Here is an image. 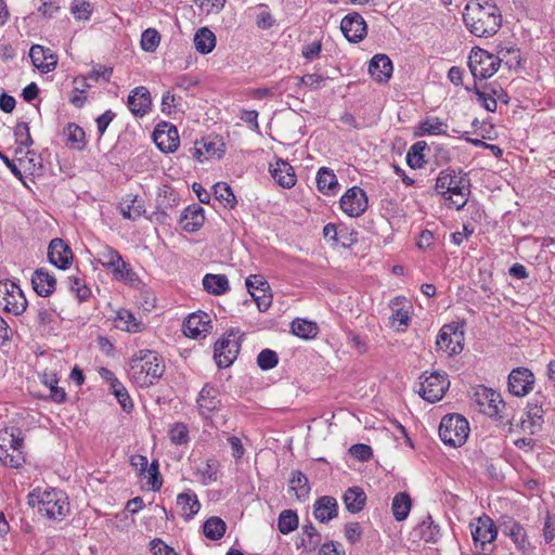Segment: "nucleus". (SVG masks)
Returning a JSON list of instances; mask_svg holds the SVG:
<instances>
[{
  "label": "nucleus",
  "instance_id": "obj_1",
  "mask_svg": "<svg viewBox=\"0 0 555 555\" xmlns=\"http://www.w3.org/2000/svg\"><path fill=\"white\" fill-rule=\"evenodd\" d=\"M463 21L470 34L489 38L501 28L502 14L493 0H469L463 12Z\"/></svg>",
  "mask_w": 555,
  "mask_h": 555
},
{
  "label": "nucleus",
  "instance_id": "obj_2",
  "mask_svg": "<svg viewBox=\"0 0 555 555\" xmlns=\"http://www.w3.org/2000/svg\"><path fill=\"white\" fill-rule=\"evenodd\" d=\"M164 372V359L154 350H138L129 360L128 376L138 387L155 385Z\"/></svg>",
  "mask_w": 555,
  "mask_h": 555
},
{
  "label": "nucleus",
  "instance_id": "obj_3",
  "mask_svg": "<svg viewBox=\"0 0 555 555\" xmlns=\"http://www.w3.org/2000/svg\"><path fill=\"white\" fill-rule=\"evenodd\" d=\"M516 54L519 57L518 50L515 48H502L498 51L500 56H494L481 48H474L468 57V67L476 79H488L499 69L503 59L509 54Z\"/></svg>",
  "mask_w": 555,
  "mask_h": 555
},
{
  "label": "nucleus",
  "instance_id": "obj_4",
  "mask_svg": "<svg viewBox=\"0 0 555 555\" xmlns=\"http://www.w3.org/2000/svg\"><path fill=\"white\" fill-rule=\"evenodd\" d=\"M24 437L20 428L0 430V462L3 465L17 468L25 463L23 451Z\"/></svg>",
  "mask_w": 555,
  "mask_h": 555
},
{
  "label": "nucleus",
  "instance_id": "obj_5",
  "mask_svg": "<svg viewBox=\"0 0 555 555\" xmlns=\"http://www.w3.org/2000/svg\"><path fill=\"white\" fill-rule=\"evenodd\" d=\"M469 434L467 420L460 414L446 415L439 426V437L450 447H461L465 443Z\"/></svg>",
  "mask_w": 555,
  "mask_h": 555
},
{
  "label": "nucleus",
  "instance_id": "obj_6",
  "mask_svg": "<svg viewBox=\"0 0 555 555\" xmlns=\"http://www.w3.org/2000/svg\"><path fill=\"white\" fill-rule=\"evenodd\" d=\"M470 531L476 548L482 551H494V541L498 537V527L487 515L478 517L476 522L470 524Z\"/></svg>",
  "mask_w": 555,
  "mask_h": 555
},
{
  "label": "nucleus",
  "instance_id": "obj_7",
  "mask_svg": "<svg viewBox=\"0 0 555 555\" xmlns=\"http://www.w3.org/2000/svg\"><path fill=\"white\" fill-rule=\"evenodd\" d=\"M421 387L418 393L423 399L428 402L435 403L440 401L446 391L450 387V380L447 374L433 372L426 375V372L421 376Z\"/></svg>",
  "mask_w": 555,
  "mask_h": 555
},
{
  "label": "nucleus",
  "instance_id": "obj_8",
  "mask_svg": "<svg viewBox=\"0 0 555 555\" xmlns=\"http://www.w3.org/2000/svg\"><path fill=\"white\" fill-rule=\"evenodd\" d=\"M38 511L49 519L60 520L69 513V504L62 492H44L39 501Z\"/></svg>",
  "mask_w": 555,
  "mask_h": 555
},
{
  "label": "nucleus",
  "instance_id": "obj_9",
  "mask_svg": "<svg viewBox=\"0 0 555 555\" xmlns=\"http://www.w3.org/2000/svg\"><path fill=\"white\" fill-rule=\"evenodd\" d=\"M241 344L236 333L225 334L215 344L214 358L219 367L230 366L240 352Z\"/></svg>",
  "mask_w": 555,
  "mask_h": 555
},
{
  "label": "nucleus",
  "instance_id": "obj_10",
  "mask_svg": "<svg viewBox=\"0 0 555 555\" xmlns=\"http://www.w3.org/2000/svg\"><path fill=\"white\" fill-rule=\"evenodd\" d=\"M474 402L479 411L490 417L500 416L501 410L505 406L499 392L491 388L479 386L474 393Z\"/></svg>",
  "mask_w": 555,
  "mask_h": 555
},
{
  "label": "nucleus",
  "instance_id": "obj_11",
  "mask_svg": "<svg viewBox=\"0 0 555 555\" xmlns=\"http://www.w3.org/2000/svg\"><path fill=\"white\" fill-rule=\"evenodd\" d=\"M464 334L455 323L446 324L439 331L436 339L437 349L450 356L459 354L463 350Z\"/></svg>",
  "mask_w": 555,
  "mask_h": 555
},
{
  "label": "nucleus",
  "instance_id": "obj_12",
  "mask_svg": "<svg viewBox=\"0 0 555 555\" xmlns=\"http://www.w3.org/2000/svg\"><path fill=\"white\" fill-rule=\"evenodd\" d=\"M153 141L164 153H173L180 143L178 129L170 122H159L153 131Z\"/></svg>",
  "mask_w": 555,
  "mask_h": 555
},
{
  "label": "nucleus",
  "instance_id": "obj_13",
  "mask_svg": "<svg viewBox=\"0 0 555 555\" xmlns=\"http://www.w3.org/2000/svg\"><path fill=\"white\" fill-rule=\"evenodd\" d=\"M340 208L349 217H360L367 208L365 192L359 186L348 189L340 198Z\"/></svg>",
  "mask_w": 555,
  "mask_h": 555
},
{
  "label": "nucleus",
  "instance_id": "obj_14",
  "mask_svg": "<svg viewBox=\"0 0 555 555\" xmlns=\"http://www.w3.org/2000/svg\"><path fill=\"white\" fill-rule=\"evenodd\" d=\"M533 373L527 367H516L508 375V391L516 397L528 395L534 385Z\"/></svg>",
  "mask_w": 555,
  "mask_h": 555
},
{
  "label": "nucleus",
  "instance_id": "obj_15",
  "mask_svg": "<svg viewBox=\"0 0 555 555\" xmlns=\"http://www.w3.org/2000/svg\"><path fill=\"white\" fill-rule=\"evenodd\" d=\"M340 30L349 42L358 43L365 38L367 26L360 13L352 12L343 17Z\"/></svg>",
  "mask_w": 555,
  "mask_h": 555
},
{
  "label": "nucleus",
  "instance_id": "obj_16",
  "mask_svg": "<svg viewBox=\"0 0 555 555\" xmlns=\"http://www.w3.org/2000/svg\"><path fill=\"white\" fill-rule=\"evenodd\" d=\"M197 410L202 417L209 418L221 408L220 392L217 387L206 384L196 399Z\"/></svg>",
  "mask_w": 555,
  "mask_h": 555
},
{
  "label": "nucleus",
  "instance_id": "obj_17",
  "mask_svg": "<svg viewBox=\"0 0 555 555\" xmlns=\"http://www.w3.org/2000/svg\"><path fill=\"white\" fill-rule=\"evenodd\" d=\"M500 526L503 533L511 538L518 551L526 553L532 550L526 529L520 522L514 518L506 517Z\"/></svg>",
  "mask_w": 555,
  "mask_h": 555
},
{
  "label": "nucleus",
  "instance_id": "obj_18",
  "mask_svg": "<svg viewBox=\"0 0 555 555\" xmlns=\"http://www.w3.org/2000/svg\"><path fill=\"white\" fill-rule=\"evenodd\" d=\"M49 261L59 269H67L73 261V253L62 238H53L48 248Z\"/></svg>",
  "mask_w": 555,
  "mask_h": 555
},
{
  "label": "nucleus",
  "instance_id": "obj_19",
  "mask_svg": "<svg viewBox=\"0 0 555 555\" xmlns=\"http://www.w3.org/2000/svg\"><path fill=\"white\" fill-rule=\"evenodd\" d=\"M127 105L131 113L137 117L145 116L152 106V98L146 87L134 88L127 99Z\"/></svg>",
  "mask_w": 555,
  "mask_h": 555
},
{
  "label": "nucleus",
  "instance_id": "obj_20",
  "mask_svg": "<svg viewBox=\"0 0 555 555\" xmlns=\"http://www.w3.org/2000/svg\"><path fill=\"white\" fill-rule=\"evenodd\" d=\"M210 315L204 311H197L188 317L183 323V333L191 338H198L209 333L211 328Z\"/></svg>",
  "mask_w": 555,
  "mask_h": 555
},
{
  "label": "nucleus",
  "instance_id": "obj_21",
  "mask_svg": "<svg viewBox=\"0 0 555 555\" xmlns=\"http://www.w3.org/2000/svg\"><path fill=\"white\" fill-rule=\"evenodd\" d=\"M543 401L534 397L532 401L528 402L526 418L521 421V426L525 430H529L531 435L541 430L544 423Z\"/></svg>",
  "mask_w": 555,
  "mask_h": 555
},
{
  "label": "nucleus",
  "instance_id": "obj_22",
  "mask_svg": "<svg viewBox=\"0 0 555 555\" xmlns=\"http://www.w3.org/2000/svg\"><path fill=\"white\" fill-rule=\"evenodd\" d=\"M462 178H467V173L460 170L455 172V170L448 168L440 171L437 180H436V191L446 198L448 196L452 197L453 193L457 191V186L462 185L457 181H462Z\"/></svg>",
  "mask_w": 555,
  "mask_h": 555
},
{
  "label": "nucleus",
  "instance_id": "obj_23",
  "mask_svg": "<svg viewBox=\"0 0 555 555\" xmlns=\"http://www.w3.org/2000/svg\"><path fill=\"white\" fill-rule=\"evenodd\" d=\"M29 56L34 66L43 74L54 70L57 65V56L50 49L40 44H34L30 48Z\"/></svg>",
  "mask_w": 555,
  "mask_h": 555
},
{
  "label": "nucleus",
  "instance_id": "obj_24",
  "mask_svg": "<svg viewBox=\"0 0 555 555\" xmlns=\"http://www.w3.org/2000/svg\"><path fill=\"white\" fill-rule=\"evenodd\" d=\"M392 314L389 318L390 324L396 326L398 331H404L410 322V308L405 297L398 296L390 301Z\"/></svg>",
  "mask_w": 555,
  "mask_h": 555
},
{
  "label": "nucleus",
  "instance_id": "obj_25",
  "mask_svg": "<svg viewBox=\"0 0 555 555\" xmlns=\"http://www.w3.org/2000/svg\"><path fill=\"white\" fill-rule=\"evenodd\" d=\"M392 62L386 54H376L369 64V73L379 83L388 82L392 74Z\"/></svg>",
  "mask_w": 555,
  "mask_h": 555
},
{
  "label": "nucleus",
  "instance_id": "obj_26",
  "mask_svg": "<svg viewBox=\"0 0 555 555\" xmlns=\"http://www.w3.org/2000/svg\"><path fill=\"white\" fill-rule=\"evenodd\" d=\"M205 221L204 209L197 204L188 206L179 217V223L186 232H196Z\"/></svg>",
  "mask_w": 555,
  "mask_h": 555
},
{
  "label": "nucleus",
  "instance_id": "obj_27",
  "mask_svg": "<svg viewBox=\"0 0 555 555\" xmlns=\"http://www.w3.org/2000/svg\"><path fill=\"white\" fill-rule=\"evenodd\" d=\"M270 172L275 182L284 189H291L296 184V175L292 165L283 159H278L270 165Z\"/></svg>",
  "mask_w": 555,
  "mask_h": 555
},
{
  "label": "nucleus",
  "instance_id": "obj_28",
  "mask_svg": "<svg viewBox=\"0 0 555 555\" xmlns=\"http://www.w3.org/2000/svg\"><path fill=\"white\" fill-rule=\"evenodd\" d=\"M223 143L218 138H204L201 142H195L193 156L198 160L203 162L210 156L222 157L224 150H222Z\"/></svg>",
  "mask_w": 555,
  "mask_h": 555
},
{
  "label": "nucleus",
  "instance_id": "obj_29",
  "mask_svg": "<svg viewBox=\"0 0 555 555\" xmlns=\"http://www.w3.org/2000/svg\"><path fill=\"white\" fill-rule=\"evenodd\" d=\"M34 291L41 297H48L55 291L56 280L46 269H36L31 276Z\"/></svg>",
  "mask_w": 555,
  "mask_h": 555
},
{
  "label": "nucleus",
  "instance_id": "obj_30",
  "mask_svg": "<svg viewBox=\"0 0 555 555\" xmlns=\"http://www.w3.org/2000/svg\"><path fill=\"white\" fill-rule=\"evenodd\" d=\"M338 514V504L335 498L324 495L314 503L313 515L320 522H328L336 518Z\"/></svg>",
  "mask_w": 555,
  "mask_h": 555
},
{
  "label": "nucleus",
  "instance_id": "obj_31",
  "mask_svg": "<svg viewBox=\"0 0 555 555\" xmlns=\"http://www.w3.org/2000/svg\"><path fill=\"white\" fill-rule=\"evenodd\" d=\"M119 209L124 218L135 221L145 212L144 199L137 195L128 194L120 202Z\"/></svg>",
  "mask_w": 555,
  "mask_h": 555
},
{
  "label": "nucleus",
  "instance_id": "obj_32",
  "mask_svg": "<svg viewBox=\"0 0 555 555\" xmlns=\"http://www.w3.org/2000/svg\"><path fill=\"white\" fill-rule=\"evenodd\" d=\"M8 286L11 288L9 289V295L7 297L5 311L13 313L14 315H20L27 308V299L17 284L12 282L11 284H8Z\"/></svg>",
  "mask_w": 555,
  "mask_h": 555
},
{
  "label": "nucleus",
  "instance_id": "obj_33",
  "mask_svg": "<svg viewBox=\"0 0 555 555\" xmlns=\"http://www.w3.org/2000/svg\"><path fill=\"white\" fill-rule=\"evenodd\" d=\"M177 505L181 508V516L185 520H191L201 508L197 495L192 490L180 493L177 496Z\"/></svg>",
  "mask_w": 555,
  "mask_h": 555
},
{
  "label": "nucleus",
  "instance_id": "obj_34",
  "mask_svg": "<svg viewBox=\"0 0 555 555\" xmlns=\"http://www.w3.org/2000/svg\"><path fill=\"white\" fill-rule=\"evenodd\" d=\"M343 501L348 512L357 514L364 508L366 494L360 487H350L345 491Z\"/></svg>",
  "mask_w": 555,
  "mask_h": 555
},
{
  "label": "nucleus",
  "instance_id": "obj_35",
  "mask_svg": "<svg viewBox=\"0 0 555 555\" xmlns=\"http://www.w3.org/2000/svg\"><path fill=\"white\" fill-rule=\"evenodd\" d=\"M318 190L325 195H334L339 189L338 180L333 170L322 167L317 173Z\"/></svg>",
  "mask_w": 555,
  "mask_h": 555
},
{
  "label": "nucleus",
  "instance_id": "obj_36",
  "mask_svg": "<svg viewBox=\"0 0 555 555\" xmlns=\"http://www.w3.org/2000/svg\"><path fill=\"white\" fill-rule=\"evenodd\" d=\"M115 323L117 328L130 333H138L144 328L143 323L140 320H138L131 311L127 309H119L117 311Z\"/></svg>",
  "mask_w": 555,
  "mask_h": 555
},
{
  "label": "nucleus",
  "instance_id": "obj_37",
  "mask_svg": "<svg viewBox=\"0 0 555 555\" xmlns=\"http://www.w3.org/2000/svg\"><path fill=\"white\" fill-rule=\"evenodd\" d=\"M194 46L197 52L201 54L210 53L216 47V36L207 27L197 29L194 35Z\"/></svg>",
  "mask_w": 555,
  "mask_h": 555
},
{
  "label": "nucleus",
  "instance_id": "obj_38",
  "mask_svg": "<svg viewBox=\"0 0 555 555\" xmlns=\"http://www.w3.org/2000/svg\"><path fill=\"white\" fill-rule=\"evenodd\" d=\"M204 289L212 295H222L230 288L228 278L223 274L208 273L203 278Z\"/></svg>",
  "mask_w": 555,
  "mask_h": 555
},
{
  "label": "nucleus",
  "instance_id": "obj_39",
  "mask_svg": "<svg viewBox=\"0 0 555 555\" xmlns=\"http://www.w3.org/2000/svg\"><path fill=\"white\" fill-rule=\"evenodd\" d=\"M447 125L439 117H427L415 130L416 137L446 134Z\"/></svg>",
  "mask_w": 555,
  "mask_h": 555
},
{
  "label": "nucleus",
  "instance_id": "obj_40",
  "mask_svg": "<svg viewBox=\"0 0 555 555\" xmlns=\"http://www.w3.org/2000/svg\"><path fill=\"white\" fill-rule=\"evenodd\" d=\"M416 532L421 539L427 543H436L440 538V527L435 524L431 515H427L416 527Z\"/></svg>",
  "mask_w": 555,
  "mask_h": 555
},
{
  "label": "nucleus",
  "instance_id": "obj_41",
  "mask_svg": "<svg viewBox=\"0 0 555 555\" xmlns=\"http://www.w3.org/2000/svg\"><path fill=\"white\" fill-rule=\"evenodd\" d=\"M412 507V501L408 493L399 492L395 495L391 503V511L397 521L406 519Z\"/></svg>",
  "mask_w": 555,
  "mask_h": 555
},
{
  "label": "nucleus",
  "instance_id": "obj_42",
  "mask_svg": "<svg viewBox=\"0 0 555 555\" xmlns=\"http://www.w3.org/2000/svg\"><path fill=\"white\" fill-rule=\"evenodd\" d=\"M289 488L299 501H306L311 490L307 476L300 470L293 472Z\"/></svg>",
  "mask_w": 555,
  "mask_h": 555
},
{
  "label": "nucleus",
  "instance_id": "obj_43",
  "mask_svg": "<svg viewBox=\"0 0 555 555\" xmlns=\"http://www.w3.org/2000/svg\"><path fill=\"white\" fill-rule=\"evenodd\" d=\"M321 533L315 529L312 522L309 521L302 526V537L300 542L297 544V547H304L305 550L311 552L317 550V547L321 544Z\"/></svg>",
  "mask_w": 555,
  "mask_h": 555
},
{
  "label": "nucleus",
  "instance_id": "obj_44",
  "mask_svg": "<svg viewBox=\"0 0 555 555\" xmlns=\"http://www.w3.org/2000/svg\"><path fill=\"white\" fill-rule=\"evenodd\" d=\"M66 137V143L73 149L81 151L86 146V133L85 130L75 122H69L63 131Z\"/></svg>",
  "mask_w": 555,
  "mask_h": 555
},
{
  "label": "nucleus",
  "instance_id": "obj_45",
  "mask_svg": "<svg viewBox=\"0 0 555 555\" xmlns=\"http://www.w3.org/2000/svg\"><path fill=\"white\" fill-rule=\"evenodd\" d=\"M292 333L304 339H311L318 335L319 328L314 322L296 319L291 325Z\"/></svg>",
  "mask_w": 555,
  "mask_h": 555
},
{
  "label": "nucleus",
  "instance_id": "obj_46",
  "mask_svg": "<svg viewBox=\"0 0 555 555\" xmlns=\"http://www.w3.org/2000/svg\"><path fill=\"white\" fill-rule=\"evenodd\" d=\"M225 530V522L217 516L208 518L203 526L205 537L214 541L221 539L224 535Z\"/></svg>",
  "mask_w": 555,
  "mask_h": 555
},
{
  "label": "nucleus",
  "instance_id": "obj_47",
  "mask_svg": "<svg viewBox=\"0 0 555 555\" xmlns=\"http://www.w3.org/2000/svg\"><path fill=\"white\" fill-rule=\"evenodd\" d=\"M426 147L427 143L425 141H417L409 149L406 163L412 169H418L424 166V151Z\"/></svg>",
  "mask_w": 555,
  "mask_h": 555
},
{
  "label": "nucleus",
  "instance_id": "obj_48",
  "mask_svg": "<svg viewBox=\"0 0 555 555\" xmlns=\"http://www.w3.org/2000/svg\"><path fill=\"white\" fill-rule=\"evenodd\" d=\"M179 197L172 190H164L163 193H159L156 199L157 209H162L164 211H170L171 215L176 216V208L179 205Z\"/></svg>",
  "mask_w": 555,
  "mask_h": 555
},
{
  "label": "nucleus",
  "instance_id": "obj_49",
  "mask_svg": "<svg viewBox=\"0 0 555 555\" xmlns=\"http://www.w3.org/2000/svg\"><path fill=\"white\" fill-rule=\"evenodd\" d=\"M214 193L216 198L223 203L224 207L234 208L236 205L235 195L230 185L225 182H218L214 185Z\"/></svg>",
  "mask_w": 555,
  "mask_h": 555
},
{
  "label": "nucleus",
  "instance_id": "obj_50",
  "mask_svg": "<svg viewBox=\"0 0 555 555\" xmlns=\"http://www.w3.org/2000/svg\"><path fill=\"white\" fill-rule=\"evenodd\" d=\"M219 468L220 463L218 460L214 457L208 459L205 463V466L198 469L202 483L207 486L209 483L216 482L218 480Z\"/></svg>",
  "mask_w": 555,
  "mask_h": 555
},
{
  "label": "nucleus",
  "instance_id": "obj_51",
  "mask_svg": "<svg viewBox=\"0 0 555 555\" xmlns=\"http://www.w3.org/2000/svg\"><path fill=\"white\" fill-rule=\"evenodd\" d=\"M298 527V516L292 509L283 511L278 519L279 531L283 534H288Z\"/></svg>",
  "mask_w": 555,
  "mask_h": 555
},
{
  "label": "nucleus",
  "instance_id": "obj_52",
  "mask_svg": "<svg viewBox=\"0 0 555 555\" xmlns=\"http://www.w3.org/2000/svg\"><path fill=\"white\" fill-rule=\"evenodd\" d=\"M111 389L116 399L118 400L119 404L121 405L122 410L126 412H130L133 409V402L124 384L118 379H114L112 382Z\"/></svg>",
  "mask_w": 555,
  "mask_h": 555
},
{
  "label": "nucleus",
  "instance_id": "obj_53",
  "mask_svg": "<svg viewBox=\"0 0 555 555\" xmlns=\"http://www.w3.org/2000/svg\"><path fill=\"white\" fill-rule=\"evenodd\" d=\"M65 283H66L67 288L72 293H75V295L79 301H86L91 296L90 288L86 285V283L80 278L68 276Z\"/></svg>",
  "mask_w": 555,
  "mask_h": 555
},
{
  "label": "nucleus",
  "instance_id": "obj_54",
  "mask_svg": "<svg viewBox=\"0 0 555 555\" xmlns=\"http://www.w3.org/2000/svg\"><path fill=\"white\" fill-rule=\"evenodd\" d=\"M457 182L462 183V185L457 186V191L453 193L452 197L448 196L446 198L451 201V203L456 207V209H461L466 205L468 201V195L470 194V184L468 178H462V181Z\"/></svg>",
  "mask_w": 555,
  "mask_h": 555
},
{
  "label": "nucleus",
  "instance_id": "obj_55",
  "mask_svg": "<svg viewBox=\"0 0 555 555\" xmlns=\"http://www.w3.org/2000/svg\"><path fill=\"white\" fill-rule=\"evenodd\" d=\"M297 87H308L311 90H319L324 87L327 77L319 74H307L301 77H295Z\"/></svg>",
  "mask_w": 555,
  "mask_h": 555
},
{
  "label": "nucleus",
  "instance_id": "obj_56",
  "mask_svg": "<svg viewBox=\"0 0 555 555\" xmlns=\"http://www.w3.org/2000/svg\"><path fill=\"white\" fill-rule=\"evenodd\" d=\"M160 42V35L154 28H147L142 33L141 47L146 52H153L156 50Z\"/></svg>",
  "mask_w": 555,
  "mask_h": 555
},
{
  "label": "nucleus",
  "instance_id": "obj_57",
  "mask_svg": "<svg viewBox=\"0 0 555 555\" xmlns=\"http://www.w3.org/2000/svg\"><path fill=\"white\" fill-rule=\"evenodd\" d=\"M169 438L173 444L181 446L189 442V429L183 423H176L169 429Z\"/></svg>",
  "mask_w": 555,
  "mask_h": 555
},
{
  "label": "nucleus",
  "instance_id": "obj_58",
  "mask_svg": "<svg viewBox=\"0 0 555 555\" xmlns=\"http://www.w3.org/2000/svg\"><path fill=\"white\" fill-rule=\"evenodd\" d=\"M278 363L279 356L274 350L271 349L261 350L257 357V364L263 371L275 367Z\"/></svg>",
  "mask_w": 555,
  "mask_h": 555
},
{
  "label": "nucleus",
  "instance_id": "obj_59",
  "mask_svg": "<svg viewBox=\"0 0 555 555\" xmlns=\"http://www.w3.org/2000/svg\"><path fill=\"white\" fill-rule=\"evenodd\" d=\"M15 141L18 145L29 147L34 144L27 122H18L14 129Z\"/></svg>",
  "mask_w": 555,
  "mask_h": 555
},
{
  "label": "nucleus",
  "instance_id": "obj_60",
  "mask_svg": "<svg viewBox=\"0 0 555 555\" xmlns=\"http://www.w3.org/2000/svg\"><path fill=\"white\" fill-rule=\"evenodd\" d=\"M246 287L251 297H255V291H259L262 293L270 291L269 283L261 275L258 274L249 275L246 279Z\"/></svg>",
  "mask_w": 555,
  "mask_h": 555
},
{
  "label": "nucleus",
  "instance_id": "obj_61",
  "mask_svg": "<svg viewBox=\"0 0 555 555\" xmlns=\"http://www.w3.org/2000/svg\"><path fill=\"white\" fill-rule=\"evenodd\" d=\"M70 11L77 20H89L92 9L90 2L86 0H75L72 3Z\"/></svg>",
  "mask_w": 555,
  "mask_h": 555
},
{
  "label": "nucleus",
  "instance_id": "obj_62",
  "mask_svg": "<svg viewBox=\"0 0 555 555\" xmlns=\"http://www.w3.org/2000/svg\"><path fill=\"white\" fill-rule=\"evenodd\" d=\"M474 92L477 96L478 102L485 109L491 113L496 111L498 102L496 99L492 96V94L479 90L476 86L474 88Z\"/></svg>",
  "mask_w": 555,
  "mask_h": 555
},
{
  "label": "nucleus",
  "instance_id": "obj_63",
  "mask_svg": "<svg viewBox=\"0 0 555 555\" xmlns=\"http://www.w3.org/2000/svg\"><path fill=\"white\" fill-rule=\"evenodd\" d=\"M362 527L359 522H347L345 525V537L350 544H356L362 537Z\"/></svg>",
  "mask_w": 555,
  "mask_h": 555
},
{
  "label": "nucleus",
  "instance_id": "obj_64",
  "mask_svg": "<svg viewBox=\"0 0 555 555\" xmlns=\"http://www.w3.org/2000/svg\"><path fill=\"white\" fill-rule=\"evenodd\" d=\"M150 551L153 555H179L159 538H155L150 542Z\"/></svg>",
  "mask_w": 555,
  "mask_h": 555
}]
</instances>
